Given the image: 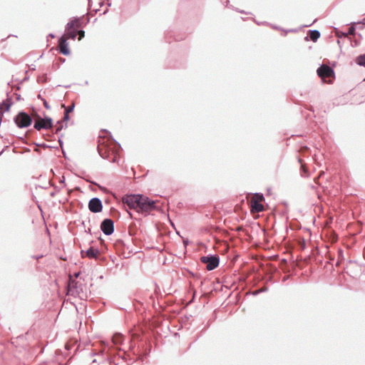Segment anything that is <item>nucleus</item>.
Returning <instances> with one entry per match:
<instances>
[{
    "mask_svg": "<svg viewBox=\"0 0 365 365\" xmlns=\"http://www.w3.org/2000/svg\"><path fill=\"white\" fill-rule=\"evenodd\" d=\"M125 336L120 332H115L113 334L111 340L113 345L105 340H99L93 344L95 347L91 352L92 356H97L102 360L98 361L96 359L92 361V364L108 363L110 365H119L123 362H127L126 353L118 349L119 346L123 344Z\"/></svg>",
    "mask_w": 365,
    "mask_h": 365,
    "instance_id": "obj_1",
    "label": "nucleus"
},
{
    "mask_svg": "<svg viewBox=\"0 0 365 365\" xmlns=\"http://www.w3.org/2000/svg\"><path fill=\"white\" fill-rule=\"evenodd\" d=\"M121 201L130 209H133L145 216L149 215L152 211L162 210L158 205V201L153 200L143 194H127L122 197Z\"/></svg>",
    "mask_w": 365,
    "mask_h": 365,
    "instance_id": "obj_2",
    "label": "nucleus"
},
{
    "mask_svg": "<svg viewBox=\"0 0 365 365\" xmlns=\"http://www.w3.org/2000/svg\"><path fill=\"white\" fill-rule=\"evenodd\" d=\"M83 18V16L81 17H73L66 24L65 28L66 35L71 39L75 40L77 37V34L79 35V40H81L85 37V31L82 29H78L77 27H81L83 25L81 19Z\"/></svg>",
    "mask_w": 365,
    "mask_h": 365,
    "instance_id": "obj_3",
    "label": "nucleus"
},
{
    "mask_svg": "<svg viewBox=\"0 0 365 365\" xmlns=\"http://www.w3.org/2000/svg\"><path fill=\"white\" fill-rule=\"evenodd\" d=\"M317 73L323 82L331 83L335 78L334 71L329 66L321 65L317 68Z\"/></svg>",
    "mask_w": 365,
    "mask_h": 365,
    "instance_id": "obj_4",
    "label": "nucleus"
},
{
    "mask_svg": "<svg viewBox=\"0 0 365 365\" xmlns=\"http://www.w3.org/2000/svg\"><path fill=\"white\" fill-rule=\"evenodd\" d=\"M14 121L16 126L19 128H25L29 127L32 122V117L24 110H21L14 117Z\"/></svg>",
    "mask_w": 365,
    "mask_h": 365,
    "instance_id": "obj_5",
    "label": "nucleus"
},
{
    "mask_svg": "<svg viewBox=\"0 0 365 365\" xmlns=\"http://www.w3.org/2000/svg\"><path fill=\"white\" fill-rule=\"evenodd\" d=\"M200 261L206 265V269L208 271H211L219 266L220 257L217 255L209 254L206 256L201 257Z\"/></svg>",
    "mask_w": 365,
    "mask_h": 365,
    "instance_id": "obj_6",
    "label": "nucleus"
},
{
    "mask_svg": "<svg viewBox=\"0 0 365 365\" xmlns=\"http://www.w3.org/2000/svg\"><path fill=\"white\" fill-rule=\"evenodd\" d=\"M100 227L104 235H110L114 232V222L110 218H106L101 222Z\"/></svg>",
    "mask_w": 365,
    "mask_h": 365,
    "instance_id": "obj_7",
    "label": "nucleus"
},
{
    "mask_svg": "<svg viewBox=\"0 0 365 365\" xmlns=\"http://www.w3.org/2000/svg\"><path fill=\"white\" fill-rule=\"evenodd\" d=\"M88 210L93 213L101 212L103 210V203L100 198L93 197L88 203Z\"/></svg>",
    "mask_w": 365,
    "mask_h": 365,
    "instance_id": "obj_8",
    "label": "nucleus"
},
{
    "mask_svg": "<svg viewBox=\"0 0 365 365\" xmlns=\"http://www.w3.org/2000/svg\"><path fill=\"white\" fill-rule=\"evenodd\" d=\"M58 41L59 52L64 56H69L71 54V50L69 48L67 39L64 37V36H61L58 38Z\"/></svg>",
    "mask_w": 365,
    "mask_h": 365,
    "instance_id": "obj_9",
    "label": "nucleus"
},
{
    "mask_svg": "<svg viewBox=\"0 0 365 365\" xmlns=\"http://www.w3.org/2000/svg\"><path fill=\"white\" fill-rule=\"evenodd\" d=\"M78 282L71 275H69L66 284L68 294L74 295L78 293Z\"/></svg>",
    "mask_w": 365,
    "mask_h": 365,
    "instance_id": "obj_10",
    "label": "nucleus"
},
{
    "mask_svg": "<svg viewBox=\"0 0 365 365\" xmlns=\"http://www.w3.org/2000/svg\"><path fill=\"white\" fill-rule=\"evenodd\" d=\"M98 151L101 158H103L104 159L109 160L112 163H115V162H117V158H118L117 154L119 153L120 150L118 148L117 150H114V155H113V157L111 159H110V154L108 150H103V149H101L99 147H98Z\"/></svg>",
    "mask_w": 365,
    "mask_h": 365,
    "instance_id": "obj_11",
    "label": "nucleus"
},
{
    "mask_svg": "<svg viewBox=\"0 0 365 365\" xmlns=\"http://www.w3.org/2000/svg\"><path fill=\"white\" fill-rule=\"evenodd\" d=\"M100 253V251L98 248H95L93 247H90L85 252L83 250L81 251V257H85V256L88 257L90 259H96Z\"/></svg>",
    "mask_w": 365,
    "mask_h": 365,
    "instance_id": "obj_12",
    "label": "nucleus"
},
{
    "mask_svg": "<svg viewBox=\"0 0 365 365\" xmlns=\"http://www.w3.org/2000/svg\"><path fill=\"white\" fill-rule=\"evenodd\" d=\"M321 34L318 30H309L307 36L304 37V41H312L313 42H317V40L320 38Z\"/></svg>",
    "mask_w": 365,
    "mask_h": 365,
    "instance_id": "obj_13",
    "label": "nucleus"
},
{
    "mask_svg": "<svg viewBox=\"0 0 365 365\" xmlns=\"http://www.w3.org/2000/svg\"><path fill=\"white\" fill-rule=\"evenodd\" d=\"M251 210L252 212H261L264 210V206L258 200H252Z\"/></svg>",
    "mask_w": 365,
    "mask_h": 365,
    "instance_id": "obj_14",
    "label": "nucleus"
},
{
    "mask_svg": "<svg viewBox=\"0 0 365 365\" xmlns=\"http://www.w3.org/2000/svg\"><path fill=\"white\" fill-rule=\"evenodd\" d=\"M113 246L117 252H121L123 253L125 252V249H128V247L125 245L124 241L121 239L117 240L114 244Z\"/></svg>",
    "mask_w": 365,
    "mask_h": 365,
    "instance_id": "obj_15",
    "label": "nucleus"
},
{
    "mask_svg": "<svg viewBox=\"0 0 365 365\" xmlns=\"http://www.w3.org/2000/svg\"><path fill=\"white\" fill-rule=\"evenodd\" d=\"M42 123H43L46 126V130H48L50 128H53V119L46 115L45 113H44V117L42 119Z\"/></svg>",
    "mask_w": 365,
    "mask_h": 365,
    "instance_id": "obj_16",
    "label": "nucleus"
},
{
    "mask_svg": "<svg viewBox=\"0 0 365 365\" xmlns=\"http://www.w3.org/2000/svg\"><path fill=\"white\" fill-rule=\"evenodd\" d=\"M129 334L130 336V348L133 349L134 347V344H133V341L140 339L141 335L140 332L135 331L133 330H130L129 331Z\"/></svg>",
    "mask_w": 365,
    "mask_h": 365,
    "instance_id": "obj_17",
    "label": "nucleus"
},
{
    "mask_svg": "<svg viewBox=\"0 0 365 365\" xmlns=\"http://www.w3.org/2000/svg\"><path fill=\"white\" fill-rule=\"evenodd\" d=\"M68 127V123H63L62 120H58L55 126V133H58L62 129H66Z\"/></svg>",
    "mask_w": 365,
    "mask_h": 365,
    "instance_id": "obj_18",
    "label": "nucleus"
},
{
    "mask_svg": "<svg viewBox=\"0 0 365 365\" xmlns=\"http://www.w3.org/2000/svg\"><path fill=\"white\" fill-rule=\"evenodd\" d=\"M356 63L360 66L365 67V53L357 56L356 58Z\"/></svg>",
    "mask_w": 365,
    "mask_h": 365,
    "instance_id": "obj_19",
    "label": "nucleus"
},
{
    "mask_svg": "<svg viewBox=\"0 0 365 365\" xmlns=\"http://www.w3.org/2000/svg\"><path fill=\"white\" fill-rule=\"evenodd\" d=\"M34 128L37 130H41L42 129L46 130V126L41 121H35L34 123Z\"/></svg>",
    "mask_w": 365,
    "mask_h": 365,
    "instance_id": "obj_20",
    "label": "nucleus"
},
{
    "mask_svg": "<svg viewBox=\"0 0 365 365\" xmlns=\"http://www.w3.org/2000/svg\"><path fill=\"white\" fill-rule=\"evenodd\" d=\"M48 81V78L46 73L38 76L37 78L38 83H46Z\"/></svg>",
    "mask_w": 365,
    "mask_h": 365,
    "instance_id": "obj_21",
    "label": "nucleus"
},
{
    "mask_svg": "<svg viewBox=\"0 0 365 365\" xmlns=\"http://www.w3.org/2000/svg\"><path fill=\"white\" fill-rule=\"evenodd\" d=\"M356 23L354 22L348 29V31L346 32L347 35H354L356 34V27L355 24Z\"/></svg>",
    "mask_w": 365,
    "mask_h": 365,
    "instance_id": "obj_22",
    "label": "nucleus"
},
{
    "mask_svg": "<svg viewBox=\"0 0 365 365\" xmlns=\"http://www.w3.org/2000/svg\"><path fill=\"white\" fill-rule=\"evenodd\" d=\"M62 106L65 108L64 112H68L69 114L70 113L73 112L75 108V104L73 103L71 106L66 107L65 104H62Z\"/></svg>",
    "mask_w": 365,
    "mask_h": 365,
    "instance_id": "obj_23",
    "label": "nucleus"
},
{
    "mask_svg": "<svg viewBox=\"0 0 365 365\" xmlns=\"http://www.w3.org/2000/svg\"><path fill=\"white\" fill-rule=\"evenodd\" d=\"M69 120H70L69 114L68 113V112H64L63 117L61 120H62L63 123H67Z\"/></svg>",
    "mask_w": 365,
    "mask_h": 365,
    "instance_id": "obj_24",
    "label": "nucleus"
},
{
    "mask_svg": "<svg viewBox=\"0 0 365 365\" xmlns=\"http://www.w3.org/2000/svg\"><path fill=\"white\" fill-rule=\"evenodd\" d=\"M255 195L257 197L255 200H258L259 202L264 200V197L262 193L257 192Z\"/></svg>",
    "mask_w": 365,
    "mask_h": 365,
    "instance_id": "obj_25",
    "label": "nucleus"
},
{
    "mask_svg": "<svg viewBox=\"0 0 365 365\" xmlns=\"http://www.w3.org/2000/svg\"><path fill=\"white\" fill-rule=\"evenodd\" d=\"M338 255H339V260L336 262V266H338L339 264V259H343L344 258L343 250L341 249H339V250H338Z\"/></svg>",
    "mask_w": 365,
    "mask_h": 365,
    "instance_id": "obj_26",
    "label": "nucleus"
},
{
    "mask_svg": "<svg viewBox=\"0 0 365 365\" xmlns=\"http://www.w3.org/2000/svg\"><path fill=\"white\" fill-rule=\"evenodd\" d=\"M41 101H43V106H44L46 109L49 110V109L51 108V107H50V106H49L48 103L47 102V101H46L45 98H41Z\"/></svg>",
    "mask_w": 365,
    "mask_h": 365,
    "instance_id": "obj_27",
    "label": "nucleus"
},
{
    "mask_svg": "<svg viewBox=\"0 0 365 365\" xmlns=\"http://www.w3.org/2000/svg\"><path fill=\"white\" fill-rule=\"evenodd\" d=\"M63 136V135L61 134V136L58 137V142L61 148H63V141L62 140Z\"/></svg>",
    "mask_w": 365,
    "mask_h": 365,
    "instance_id": "obj_28",
    "label": "nucleus"
},
{
    "mask_svg": "<svg viewBox=\"0 0 365 365\" xmlns=\"http://www.w3.org/2000/svg\"><path fill=\"white\" fill-rule=\"evenodd\" d=\"M31 109H32V110L34 112V113H33V114H32V115H33V116H34V118H38V119H41V116H40V115H38V114L35 111L34 108V107H32V108H31Z\"/></svg>",
    "mask_w": 365,
    "mask_h": 365,
    "instance_id": "obj_29",
    "label": "nucleus"
},
{
    "mask_svg": "<svg viewBox=\"0 0 365 365\" xmlns=\"http://www.w3.org/2000/svg\"><path fill=\"white\" fill-rule=\"evenodd\" d=\"M58 67H59L60 64L63 63L66 61V59L63 58L59 57L58 58Z\"/></svg>",
    "mask_w": 365,
    "mask_h": 365,
    "instance_id": "obj_30",
    "label": "nucleus"
},
{
    "mask_svg": "<svg viewBox=\"0 0 365 365\" xmlns=\"http://www.w3.org/2000/svg\"><path fill=\"white\" fill-rule=\"evenodd\" d=\"M14 96H15L16 100L17 101H21V95H20V94L15 93H14Z\"/></svg>",
    "mask_w": 365,
    "mask_h": 365,
    "instance_id": "obj_31",
    "label": "nucleus"
},
{
    "mask_svg": "<svg viewBox=\"0 0 365 365\" xmlns=\"http://www.w3.org/2000/svg\"><path fill=\"white\" fill-rule=\"evenodd\" d=\"M40 146L43 147V148H53V147L51 146V145H46L45 143H43V144H40L39 145Z\"/></svg>",
    "mask_w": 365,
    "mask_h": 365,
    "instance_id": "obj_32",
    "label": "nucleus"
},
{
    "mask_svg": "<svg viewBox=\"0 0 365 365\" xmlns=\"http://www.w3.org/2000/svg\"><path fill=\"white\" fill-rule=\"evenodd\" d=\"M110 138H112V140L115 143L116 145L118 146V148L119 150H121L122 148H121L120 145V144H119L116 140H115L113 138V136H110Z\"/></svg>",
    "mask_w": 365,
    "mask_h": 365,
    "instance_id": "obj_33",
    "label": "nucleus"
},
{
    "mask_svg": "<svg viewBox=\"0 0 365 365\" xmlns=\"http://www.w3.org/2000/svg\"><path fill=\"white\" fill-rule=\"evenodd\" d=\"M91 182L92 184H93V185H98V186L99 187V188H100L101 190H102L105 189L103 187H102V186L99 185L97 182H94V181H91Z\"/></svg>",
    "mask_w": 365,
    "mask_h": 365,
    "instance_id": "obj_34",
    "label": "nucleus"
},
{
    "mask_svg": "<svg viewBox=\"0 0 365 365\" xmlns=\"http://www.w3.org/2000/svg\"><path fill=\"white\" fill-rule=\"evenodd\" d=\"M339 38H342L347 36V34L345 32H341L339 35H337Z\"/></svg>",
    "mask_w": 365,
    "mask_h": 365,
    "instance_id": "obj_35",
    "label": "nucleus"
},
{
    "mask_svg": "<svg viewBox=\"0 0 365 365\" xmlns=\"http://www.w3.org/2000/svg\"><path fill=\"white\" fill-rule=\"evenodd\" d=\"M80 272H74L73 275L72 276L75 279L78 278L80 276Z\"/></svg>",
    "mask_w": 365,
    "mask_h": 365,
    "instance_id": "obj_36",
    "label": "nucleus"
},
{
    "mask_svg": "<svg viewBox=\"0 0 365 365\" xmlns=\"http://www.w3.org/2000/svg\"><path fill=\"white\" fill-rule=\"evenodd\" d=\"M34 259H36L37 260H38L39 259L42 258L43 257V255H38V256H33L32 257Z\"/></svg>",
    "mask_w": 365,
    "mask_h": 365,
    "instance_id": "obj_37",
    "label": "nucleus"
},
{
    "mask_svg": "<svg viewBox=\"0 0 365 365\" xmlns=\"http://www.w3.org/2000/svg\"><path fill=\"white\" fill-rule=\"evenodd\" d=\"M29 68L32 71H34L36 69V66L34 64H31L29 66Z\"/></svg>",
    "mask_w": 365,
    "mask_h": 365,
    "instance_id": "obj_38",
    "label": "nucleus"
},
{
    "mask_svg": "<svg viewBox=\"0 0 365 365\" xmlns=\"http://www.w3.org/2000/svg\"><path fill=\"white\" fill-rule=\"evenodd\" d=\"M48 38H55V35L51 33L48 35Z\"/></svg>",
    "mask_w": 365,
    "mask_h": 365,
    "instance_id": "obj_39",
    "label": "nucleus"
},
{
    "mask_svg": "<svg viewBox=\"0 0 365 365\" xmlns=\"http://www.w3.org/2000/svg\"><path fill=\"white\" fill-rule=\"evenodd\" d=\"M267 289H267V287H264V288H263V289H259V292H260V293H261V292H264L267 291Z\"/></svg>",
    "mask_w": 365,
    "mask_h": 365,
    "instance_id": "obj_40",
    "label": "nucleus"
},
{
    "mask_svg": "<svg viewBox=\"0 0 365 365\" xmlns=\"http://www.w3.org/2000/svg\"><path fill=\"white\" fill-rule=\"evenodd\" d=\"M9 148V146H8V145H6V146H5V147H4V149L0 152V156L3 154V153L4 152L5 149H6V148Z\"/></svg>",
    "mask_w": 365,
    "mask_h": 365,
    "instance_id": "obj_41",
    "label": "nucleus"
},
{
    "mask_svg": "<svg viewBox=\"0 0 365 365\" xmlns=\"http://www.w3.org/2000/svg\"><path fill=\"white\" fill-rule=\"evenodd\" d=\"M61 149H62V153H63V156L65 157V158H66V153L65 150H63V148H61Z\"/></svg>",
    "mask_w": 365,
    "mask_h": 365,
    "instance_id": "obj_42",
    "label": "nucleus"
},
{
    "mask_svg": "<svg viewBox=\"0 0 365 365\" xmlns=\"http://www.w3.org/2000/svg\"><path fill=\"white\" fill-rule=\"evenodd\" d=\"M259 293H260L259 290H257V291H255V292L252 293V294H253V295H257V294H259Z\"/></svg>",
    "mask_w": 365,
    "mask_h": 365,
    "instance_id": "obj_43",
    "label": "nucleus"
},
{
    "mask_svg": "<svg viewBox=\"0 0 365 365\" xmlns=\"http://www.w3.org/2000/svg\"><path fill=\"white\" fill-rule=\"evenodd\" d=\"M357 24H365V18L363 19L361 21H359Z\"/></svg>",
    "mask_w": 365,
    "mask_h": 365,
    "instance_id": "obj_44",
    "label": "nucleus"
},
{
    "mask_svg": "<svg viewBox=\"0 0 365 365\" xmlns=\"http://www.w3.org/2000/svg\"><path fill=\"white\" fill-rule=\"evenodd\" d=\"M89 21H90V18H89V17H88V18L86 19V22H85V24H84V25H86Z\"/></svg>",
    "mask_w": 365,
    "mask_h": 365,
    "instance_id": "obj_45",
    "label": "nucleus"
},
{
    "mask_svg": "<svg viewBox=\"0 0 365 365\" xmlns=\"http://www.w3.org/2000/svg\"><path fill=\"white\" fill-rule=\"evenodd\" d=\"M289 32H296V31H297V30H296V29H290V30H289ZM285 32H286V33H287V32H288V31H286Z\"/></svg>",
    "mask_w": 365,
    "mask_h": 365,
    "instance_id": "obj_46",
    "label": "nucleus"
},
{
    "mask_svg": "<svg viewBox=\"0 0 365 365\" xmlns=\"http://www.w3.org/2000/svg\"><path fill=\"white\" fill-rule=\"evenodd\" d=\"M237 11L239 13H241V14H245L246 13L244 10H237Z\"/></svg>",
    "mask_w": 365,
    "mask_h": 365,
    "instance_id": "obj_47",
    "label": "nucleus"
},
{
    "mask_svg": "<svg viewBox=\"0 0 365 365\" xmlns=\"http://www.w3.org/2000/svg\"><path fill=\"white\" fill-rule=\"evenodd\" d=\"M225 3H226L225 6H226L227 7H228V6H229L228 5H229V4H230V1H229V0H227V1H225Z\"/></svg>",
    "mask_w": 365,
    "mask_h": 365,
    "instance_id": "obj_48",
    "label": "nucleus"
},
{
    "mask_svg": "<svg viewBox=\"0 0 365 365\" xmlns=\"http://www.w3.org/2000/svg\"><path fill=\"white\" fill-rule=\"evenodd\" d=\"M38 98H39V99H41V98H42V96H41V94H38Z\"/></svg>",
    "mask_w": 365,
    "mask_h": 365,
    "instance_id": "obj_49",
    "label": "nucleus"
},
{
    "mask_svg": "<svg viewBox=\"0 0 365 365\" xmlns=\"http://www.w3.org/2000/svg\"><path fill=\"white\" fill-rule=\"evenodd\" d=\"M61 183H65V178H63V180H61Z\"/></svg>",
    "mask_w": 365,
    "mask_h": 365,
    "instance_id": "obj_50",
    "label": "nucleus"
},
{
    "mask_svg": "<svg viewBox=\"0 0 365 365\" xmlns=\"http://www.w3.org/2000/svg\"><path fill=\"white\" fill-rule=\"evenodd\" d=\"M129 234H130V236H133L134 235V233L132 232L130 230L129 231Z\"/></svg>",
    "mask_w": 365,
    "mask_h": 365,
    "instance_id": "obj_51",
    "label": "nucleus"
},
{
    "mask_svg": "<svg viewBox=\"0 0 365 365\" xmlns=\"http://www.w3.org/2000/svg\"><path fill=\"white\" fill-rule=\"evenodd\" d=\"M358 36H359V38L360 39H361V38H362V36H361V35L360 34H358Z\"/></svg>",
    "mask_w": 365,
    "mask_h": 365,
    "instance_id": "obj_52",
    "label": "nucleus"
},
{
    "mask_svg": "<svg viewBox=\"0 0 365 365\" xmlns=\"http://www.w3.org/2000/svg\"><path fill=\"white\" fill-rule=\"evenodd\" d=\"M29 79V77L26 76L24 78V81H26Z\"/></svg>",
    "mask_w": 365,
    "mask_h": 365,
    "instance_id": "obj_53",
    "label": "nucleus"
},
{
    "mask_svg": "<svg viewBox=\"0 0 365 365\" xmlns=\"http://www.w3.org/2000/svg\"><path fill=\"white\" fill-rule=\"evenodd\" d=\"M70 86H71L70 85H68V86H64V88H70Z\"/></svg>",
    "mask_w": 365,
    "mask_h": 365,
    "instance_id": "obj_54",
    "label": "nucleus"
},
{
    "mask_svg": "<svg viewBox=\"0 0 365 365\" xmlns=\"http://www.w3.org/2000/svg\"><path fill=\"white\" fill-rule=\"evenodd\" d=\"M55 193L54 192H51V196H54Z\"/></svg>",
    "mask_w": 365,
    "mask_h": 365,
    "instance_id": "obj_55",
    "label": "nucleus"
},
{
    "mask_svg": "<svg viewBox=\"0 0 365 365\" xmlns=\"http://www.w3.org/2000/svg\"><path fill=\"white\" fill-rule=\"evenodd\" d=\"M310 110L312 111H314L313 108L311 107V108L309 109Z\"/></svg>",
    "mask_w": 365,
    "mask_h": 365,
    "instance_id": "obj_56",
    "label": "nucleus"
},
{
    "mask_svg": "<svg viewBox=\"0 0 365 365\" xmlns=\"http://www.w3.org/2000/svg\"><path fill=\"white\" fill-rule=\"evenodd\" d=\"M91 0H88V4H90V2H91Z\"/></svg>",
    "mask_w": 365,
    "mask_h": 365,
    "instance_id": "obj_57",
    "label": "nucleus"
},
{
    "mask_svg": "<svg viewBox=\"0 0 365 365\" xmlns=\"http://www.w3.org/2000/svg\"><path fill=\"white\" fill-rule=\"evenodd\" d=\"M58 365H63L62 364L59 363Z\"/></svg>",
    "mask_w": 365,
    "mask_h": 365,
    "instance_id": "obj_58",
    "label": "nucleus"
}]
</instances>
